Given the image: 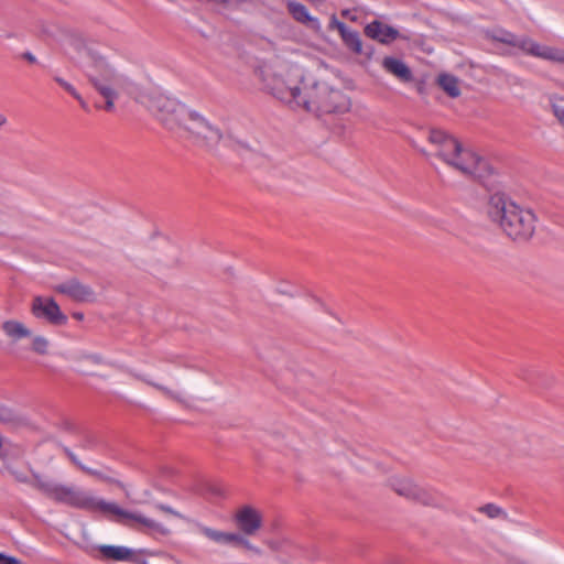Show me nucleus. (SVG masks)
<instances>
[{
	"label": "nucleus",
	"mask_w": 564,
	"mask_h": 564,
	"mask_svg": "<svg viewBox=\"0 0 564 564\" xmlns=\"http://www.w3.org/2000/svg\"><path fill=\"white\" fill-rule=\"evenodd\" d=\"M200 532L216 543L252 550L250 542L240 533L224 532L208 527H202Z\"/></svg>",
	"instance_id": "ddd939ff"
},
{
	"label": "nucleus",
	"mask_w": 564,
	"mask_h": 564,
	"mask_svg": "<svg viewBox=\"0 0 564 564\" xmlns=\"http://www.w3.org/2000/svg\"><path fill=\"white\" fill-rule=\"evenodd\" d=\"M341 15H343L344 18L349 19V20H350V21H352V22H356V21H357V15L351 14V12H350V10H349V9H345V10H343V11H341Z\"/></svg>",
	"instance_id": "2f4dec72"
},
{
	"label": "nucleus",
	"mask_w": 564,
	"mask_h": 564,
	"mask_svg": "<svg viewBox=\"0 0 564 564\" xmlns=\"http://www.w3.org/2000/svg\"><path fill=\"white\" fill-rule=\"evenodd\" d=\"M31 314L55 326L65 325L67 316L62 312L57 302L50 296L35 295L30 305Z\"/></svg>",
	"instance_id": "1a4fd4ad"
},
{
	"label": "nucleus",
	"mask_w": 564,
	"mask_h": 564,
	"mask_svg": "<svg viewBox=\"0 0 564 564\" xmlns=\"http://www.w3.org/2000/svg\"><path fill=\"white\" fill-rule=\"evenodd\" d=\"M144 381L148 384L155 388L156 390H159L160 392H162L166 398L172 399V400H174L181 404H184V405L187 403L185 395L181 391L170 389V388H167L163 384H160L158 382H154V381H150V380H145V379H144Z\"/></svg>",
	"instance_id": "412c9836"
},
{
	"label": "nucleus",
	"mask_w": 564,
	"mask_h": 564,
	"mask_svg": "<svg viewBox=\"0 0 564 564\" xmlns=\"http://www.w3.org/2000/svg\"><path fill=\"white\" fill-rule=\"evenodd\" d=\"M0 564H21V562L13 556H8L3 553H0Z\"/></svg>",
	"instance_id": "c756f323"
},
{
	"label": "nucleus",
	"mask_w": 564,
	"mask_h": 564,
	"mask_svg": "<svg viewBox=\"0 0 564 564\" xmlns=\"http://www.w3.org/2000/svg\"><path fill=\"white\" fill-rule=\"evenodd\" d=\"M260 76L265 89L279 100L316 115L343 113L350 109L349 97L333 85L325 69L303 72L299 66L264 65Z\"/></svg>",
	"instance_id": "f257e3e1"
},
{
	"label": "nucleus",
	"mask_w": 564,
	"mask_h": 564,
	"mask_svg": "<svg viewBox=\"0 0 564 564\" xmlns=\"http://www.w3.org/2000/svg\"><path fill=\"white\" fill-rule=\"evenodd\" d=\"M417 90H419L420 93H422V90H423L422 85H419Z\"/></svg>",
	"instance_id": "c9c22d12"
},
{
	"label": "nucleus",
	"mask_w": 564,
	"mask_h": 564,
	"mask_svg": "<svg viewBox=\"0 0 564 564\" xmlns=\"http://www.w3.org/2000/svg\"><path fill=\"white\" fill-rule=\"evenodd\" d=\"M66 455L68 456V458L70 459V462L77 466L80 470H83L85 474L91 476V477H95L101 481H105V482H108V484H113L120 488H123V484L97 469H93V468H89L87 466H85L84 464H82V462L77 458V456L72 452L69 451L68 448H64Z\"/></svg>",
	"instance_id": "f3484780"
},
{
	"label": "nucleus",
	"mask_w": 564,
	"mask_h": 564,
	"mask_svg": "<svg viewBox=\"0 0 564 564\" xmlns=\"http://www.w3.org/2000/svg\"><path fill=\"white\" fill-rule=\"evenodd\" d=\"M105 99H106V105H105V109L107 111H112L113 108H115V99L117 98L118 96V91L117 89L115 90H109V91H105L102 94H100Z\"/></svg>",
	"instance_id": "393cba45"
},
{
	"label": "nucleus",
	"mask_w": 564,
	"mask_h": 564,
	"mask_svg": "<svg viewBox=\"0 0 564 564\" xmlns=\"http://www.w3.org/2000/svg\"><path fill=\"white\" fill-rule=\"evenodd\" d=\"M382 68L400 83L411 84L414 80V75L409 65L402 59L393 56H384L381 61Z\"/></svg>",
	"instance_id": "4468645a"
},
{
	"label": "nucleus",
	"mask_w": 564,
	"mask_h": 564,
	"mask_svg": "<svg viewBox=\"0 0 564 564\" xmlns=\"http://www.w3.org/2000/svg\"><path fill=\"white\" fill-rule=\"evenodd\" d=\"M329 29L337 30L340 35L347 30V25L344 22L339 21L335 14H333L329 21Z\"/></svg>",
	"instance_id": "bb28decb"
},
{
	"label": "nucleus",
	"mask_w": 564,
	"mask_h": 564,
	"mask_svg": "<svg viewBox=\"0 0 564 564\" xmlns=\"http://www.w3.org/2000/svg\"><path fill=\"white\" fill-rule=\"evenodd\" d=\"M286 9L290 15L299 23L304 24L315 32L322 29L321 22L317 18L312 17L307 8L295 1H286Z\"/></svg>",
	"instance_id": "2eb2a0df"
},
{
	"label": "nucleus",
	"mask_w": 564,
	"mask_h": 564,
	"mask_svg": "<svg viewBox=\"0 0 564 564\" xmlns=\"http://www.w3.org/2000/svg\"><path fill=\"white\" fill-rule=\"evenodd\" d=\"M478 513L485 514L489 519L506 518V511L495 503H486L476 510Z\"/></svg>",
	"instance_id": "4be33fe9"
},
{
	"label": "nucleus",
	"mask_w": 564,
	"mask_h": 564,
	"mask_svg": "<svg viewBox=\"0 0 564 564\" xmlns=\"http://www.w3.org/2000/svg\"><path fill=\"white\" fill-rule=\"evenodd\" d=\"M102 558L113 560L119 562H131L134 560V552L126 546L117 545H100L98 547Z\"/></svg>",
	"instance_id": "dca6fc26"
},
{
	"label": "nucleus",
	"mask_w": 564,
	"mask_h": 564,
	"mask_svg": "<svg viewBox=\"0 0 564 564\" xmlns=\"http://www.w3.org/2000/svg\"><path fill=\"white\" fill-rule=\"evenodd\" d=\"M7 122H8V119H7L6 115L0 112V132L3 130Z\"/></svg>",
	"instance_id": "72a5a7b5"
},
{
	"label": "nucleus",
	"mask_w": 564,
	"mask_h": 564,
	"mask_svg": "<svg viewBox=\"0 0 564 564\" xmlns=\"http://www.w3.org/2000/svg\"><path fill=\"white\" fill-rule=\"evenodd\" d=\"M492 39L496 42L517 47L528 55L564 66L563 47L541 44L529 36H517L508 31L494 35Z\"/></svg>",
	"instance_id": "423d86ee"
},
{
	"label": "nucleus",
	"mask_w": 564,
	"mask_h": 564,
	"mask_svg": "<svg viewBox=\"0 0 564 564\" xmlns=\"http://www.w3.org/2000/svg\"><path fill=\"white\" fill-rule=\"evenodd\" d=\"M364 33L367 37L384 45L391 44L397 39L409 40L408 36L401 34L397 29L379 20L368 23L364 29Z\"/></svg>",
	"instance_id": "f8f14e48"
},
{
	"label": "nucleus",
	"mask_w": 564,
	"mask_h": 564,
	"mask_svg": "<svg viewBox=\"0 0 564 564\" xmlns=\"http://www.w3.org/2000/svg\"><path fill=\"white\" fill-rule=\"evenodd\" d=\"M56 293L64 294L75 302H94L96 300L95 291L87 284L82 283L77 279H72L66 282L53 286Z\"/></svg>",
	"instance_id": "9b49d317"
},
{
	"label": "nucleus",
	"mask_w": 564,
	"mask_h": 564,
	"mask_svg": "<svg viewBox=\"0 0 564 564\" xmlns=\"http://www.w3.org/2000/svg\"><path fill=\"white\" fill-rule=\"evenodd\" d=\"M234 520L237 528L243 534L256 535L257 532L262 528L263 517L258 509L246 505L236 511Z\"/></svg>",
	"instance_id": "9d476101"
},
{
	"label": "nucleus",
	"mask_w": 564,
	"mask_h": 564,
	"mask_svg": "<svg viewBox=\"0 0 564 564\" xmlns=\"http://www.w3.org/2000/svg\"><path fill=\"white\" fill-rule=\"evenodd\" d=\"M422 153L429 155V153L425 150H422Z\"/></svg>",
	"instance_id": "e433bc0d"
},
{
	"label": "nucleus",
	"mask_w": 564,
	"mask_h": 564,
	"mask_svg": "<svg viewBox=\"0 0 564 564\" xmlns=\"http://www.w3.org/2000/svg\"><path fill=\"white\" fill-rule=\"evenodd\" d=\"M21 57H22L23 59H25L26 62H29L30 64H36V63H37L36 57H35L32 53H30V52H25V53H23V54L21 55Z\"/></svg>",
	"instance_id": "7c9ffc66"
},
{
	"label": "nucleus",
	"mask_w": 564,
	"mask_h": 564,
	"mask_svg": "<svg viewBox=\"0 0 564 564\" xmlns=\"http://www.w3.org/2000/svg\"><path fill=\"white\" fill-rule=\"evenodd\" d=\"M552 110L556 119L560 121V123L564 128V105L561 104H553Z\"/></svg>",
	"instance_id": "cd10ccee"
},
{
	"label": "nucleus",
	"mask_w": 564,
	"mask_h": 564,
	"mask_svg": "<svg viewBox=\"0 0 564 564\" xmlns=\"http://www.w3.org/2000/svg\"><path fill=\"white\" fill-rule=\"evenodd\" d=\"M389 487L399 496L414 500L427 507H437L436 495L405 476H392L389 478Z\"/></svg>",
	"instance_id": "6e6552de"
},
{
	"label": "nucleus",
	"mask_w": 564,
	"mask_h": 564,
	"mask_svg": "<svg viewBox=\"0 0 564 564\" xmlns=\"http://www.w3.org/2000/svg\"><path fill=\"white\" fill-rule=\"evenodd\" d=\"M340 37L345 46L354 54L361 55L364 53L362 41L357 31L347 28V30L340 34Z\"/></svg>",
	"instance_id": "aec40b11"
},
{
	"label": "nucleus",
	"mask_w": 564,
	"mask_h": 564,
	"mask_svg": "<svg viewBox=\"0 0 564 564\" xmlns=\"http://www.w3.org/2000/svg\"><path fill=\"white\" fill-rule=\"evenodd\" d=\"M486 212L490 220L514 241H528L534 235L536 223L534 213L516 204L503 194L491 195Z\"/></svg>",
	"instance_id": "39448f33"
},
{
	"label": "nucleus",
	"mask_w": 564,
	"mask_h": 564,
	"mask_svg": "<svg viewBox=\"0 0 564 564\" xmlns=\"http://www.w3.org/2000/svg\"><path fill=\"white\" fill-rule=\"evenodd\" d=\"M156 508H158L159 510H161L162 512L166 513V514H171V516L176 517V518H180V519H185V517H184L181 512H178V511L174 510V509H173V508H171L170 506H165V505H158V506H156Z\"/></svg>",
	"instance_id": "c85d7f7f"
},
{
	"label": "nucleus",
	"mask_w": 564,
	"mask_h": 564,
	"mask_svg": "<svg viewBox=\"0 0 564 564\" xmlns=\"http://www.w3.org/2000/svg\"><path fill=\"white\" fill-rule=\"evenodd\" d=\"M427 140L433 149L431 154L462 175L480 180L490 173L485 159L471 149L464 147L446 131L431 128L427 132Z\"/></svg>",
	"instance_id": "20e7f679"
},
{
	"label": "nucleus",
	"mask_w": 564,
	"mask_h": 564,
	"mask_svg": "<svg viewBox=\"0 0 564 564\" xmlns=\"http://www.w3.org/2000/svg\"><path fill=\"white\" fill-rule=\"evenodd\" d=\"M436 83L449 97L457 98L460 95L459 80L454 75L442 73Z\"/></svg>",
	"instance_id": "6ab92c4d"
},
{
	"label": "nucleus",
	"mask_w": 564,
	"mask_h": 564,
	"mask_svg": "<svg viewBox=\"0 0 564 564\" xmlns=\"http://www.w3.org/2000/svg\"><path fill=\"white\" fill-rule=\"evenodd\" d=\"M56 82L72 96H74L77 100L82 102L83 106H85V102L83 101L80 95L76 91V89L67 82H65L62 78H56Z\"/></svg>",
	"instance_id": "a878e982"
},
{
	"label": "nucleus",
	"mask_w": 564,
	"mask_h": 564,
	"mask_svg": "<svg viewBox=\"0 0 564 564\" xmlns=\"http://www.w3.org/2000/svg\"><path fill=\"white\" fill-rule=\"evenodd\" d=\"M17 478L19 481L29 482L26 477L18 476ZM30 484L50 499L67 505L70 508L91 513H101L112 521L134 530L156 533L162 536H167L172 533L170 528L147 517L140 511L126 510L116 502L107 501L95 496L91 491L55 482L40 473H32Z\"/></svg>",
	"instance_id": "f03ea898"
},
{
	"label": "nucleus",
	"mask_w": 564,
	"mask_h": 564,
	"mask_svg": "<svg viewBox=\"0 0 564 564\" xmlns=\"http://www.w3.org/2000/svg\"><path fill=\"white\" fill-rule=\"evenodd\" d=\"M2 330L4 334L13 340L30 337L31 330L21 322L15 319H9L3 322Z\"/></svg>",
	"instance_id": "a211bd4d"
},
{
	"label": "nucleus",
	"mask_w": 564,
	"mask_h": 564,
	"mask_svg": "<svg viewBox=\"0 0 564 564\" xmlns=\"http://www.w3.org/2000/svg\"><path fill=\"white\" fill-rule=\"evenodd\" d=\"M18 422V416L15 413L3 405H0V424L3 425H12Z\"/></svg>",
	"instance_id": "b1692460"
},
{
	"label": "nucleus",
	"mask_w": 564,
	"mask_h": 564,
	"mask_svg": "<svg viewBox=\"0 0 564 564\" xmlns=\"http://www.w3.org/2000/svg\"><path fill=\"white\" fill-rule=\"evenodd\" d=\"M50 341L44 336H35L32 341V350L40 355H46L48 352Z\"/></svg>",
	"instance_id": "5701e85b"
},
{
	"label": "nucleus",
	"mask_w": 564,
	"mask_h": 564,
	"mask_svg": "<svg viewBox=\"0 0 564 564\" xmlns=\"http://www.w3.org/2000/svg\"><path fill=\"white\" fill-rule=\"evenodd\" d=\"M135 100L147 107L164 127L187 133L205 145L217 144L223 134L203 115L154 90H143Z\"/></svg>",
	"instance_id": "7ed1b4c3"
},
{
	"label": "nucleus",
	"mask_w": 564,
	"mask_h": 564,
	"mask_svg": "<svg viewBox=\"0 0 564 564\" xmlns=\"http://www.w3.org/2000/svg\"><path fill=\"white\" fill-rule=\"evenodd\" d=\"M85 72L90 84L99 94L118 88L119 77L104 57L89 55L85 64Z\"/></svg>",
	"instance_id": "0eeeda50"
},
{
	"label": "nucleus",
	"mask_w": 564,
	"mask_h": 564,
	"mask_svg": "<svg viewBox=\"0 0 564 564\" xmlns=\"http://www.w3.org/2000/svg\"><path fill=\"white\" fill-rule=\"evenodd\" d=\"M87 359L91 360L95 364H101L102 362V358L101 356L99 355H96V354H93V355H87L86 356Z\"/></svg>",
	"instance_id": "473e14b6"
},
{
	"label": "nucleus",
	"mask_w": 564,
	"mask_h": 564,
	"mask_svg": "<svg viewBox=\"0 0 564 564\" xmlns=\"http://www.w3.org/2000/svg\"><path fill=\"white\" fill-rule=\"evenodd\" d=\"M73 316L78 319V321H82L84 318V314L83 313H74Z\"/></svg>",
	"instance_id": "f704fd0d"
}]
</instances>
